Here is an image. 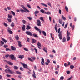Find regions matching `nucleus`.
I'll list each match as a JSON object with an SVG mask.
<instances>
[{"label": "nucleus", "instance_id": "f3484780", "mask_svg": "<svg viewBox=\"0 0 80 80\" xmlns=\"http://www.w3.org/2000/svg\"><path fill=\"white\" fill-rule=\"evenodd\" d=\"M22 28L23 31H25V25H23V26L22 27Z\"/></svg>", "mask_w": 80, "mask_h": 80}, {"label": "nucleus", "instance_id": "052dcab7", "mask_svg": "<svg viewBox=\"0 0 80 80\" xmlns=\"http://www.w3.org/2000/svg\"><path fill=\"white\" fill-rule=\"evenodd\" d=\"M55 30L56 31V33H57V32H58V29H57V27H55Z\"/></svg>", "mask_w": 80, "mask_h": 80}, {"label": "nucleus", "instance_id": "c85d7f7f", "mask_svg": "<svg viewBox=\"0 0 80 80\" xmlns=\"http://www.w3.org/2000/svg\"><path fill=\"white\" fill-rule=\"evenodd\" d=\"M18 68H19L16 66H14V69H15V70H17L18 69Z\"/></svg>", "mask_w": 80, "mask_h": 80}, {"label": "nucleus", "instance_id": "c756f323", "mask_svg": "<svg viewBox=\"0 0 80 80\" xmlns=\"http://www.w3.org/2000/svg\"><path fill=\"white\" fill-rule=\"evenodd\" d=\"M59 22L60 24H62L63 23V21L60 19H59Z\"/></svg>", "mask_w": 80, "mask_h": 80}, {"label": "nucleus", "instance_id": "39448f33", "mask_svg": "<svg viewBox=\"0 0 80 80\" xmlns=\"http://www.w3.org/2000/svg\"><path fill=\"white\" fill-rule=\"evenodd\" d=\"M26 34L28 35H29V36H32L33 34L32 33V32L30 31H26Z\"/></svg>", "mask_w": 80, "mask_h": 80}, {"label": "nucleus", "instance_id": "cd10ccee", "mask_svg": "<svg viewBox=\"0 0 80 80\" xmlns=\"http://www.w3.org/2000/svg\"><path fill=\"white\" fill-rule=\"evenodd\" d=\"M16 72L17 74H18V75H21V74H22V73H21V72H20L18 71H16Z\"/></svg>", "mask_w": 80, "mask_h": 80}, {"label": "nucleus", "instance_id": "6ab92c4d", "mask_svg": "<svg viewBox=\"0 0 80 80\" xmlns=\"http://www.w3.org/2000/svg\"><path fill=\"white\" fill-rule=\"evenodd\" d=\"M33 74H32V76L33 77H34V78H36V75H35V71H33Z\"/></svg>", "mask_w": 80, "mask_h": 80}, {"label": "nucleus", "instance_id": "6e6552de", "mask_svg": "<svg viewBox=\"0 0 80 80\" xmlns=\"http://www.w3.org/2000/svg\"><path fill=\"white\" fill-rule=\"evenodd\" d=\"M11 29L10 28H8V32L9 34H13V32L12 31L10 30Z\"/></svg>", "mask_w": 80, "mask_h": 80}, {"label": "nucleus", "instance_id": "ea45409f", "mask_svg": "<svg viewBox=\"0 0 80 80\" xmlns=\"http://www.w3.org/2000/svg\"><path fill=\"white\" fill-rule=\"evenodd\" d=\"M70 32H68V31L67 33V36H69V35H70Z\"/></svg>", "mask_w": 80, "mask_h": 80}, {"label": "nucleus", "instance_id": "de8ad7c7", "mask_svg": "<svg viewBox=\"0 0 80 80\" xmlns=\"http://www.w3.org/2000/svg\"><path fill=\"white\" fill-rule=\"evenodd\" d=\"M3 47L5 48H7V47H8V45L4 44L3 46Z\"/></svg>", "mask_w": 80, "mask_h": 80}, {"label": "nucleus", "instance_id": "79ce46f5", "mask_svg": "<svg viewBox=\"0 0 80 80\" xmlns=\"http://www.w3.org/2000/svg\"><path fill=\"white\" fill-rule=\"evenodd\" d=\"M45 14H47V15H50V12H44Z\"/></svg>", "mask_w": 80, "mask_h": 80}, {"label": "nucleus", "instance_id": "4468645a", "mask_svg": "<svg viewBox=\"0 0 80 80\" xmlns=\"http://www.w3.org/2000/svg\"><path fill=\"white\" fill-rule=\"evenodd\" d=\"M11 49L12 50H16V48H15V47H13V46H11Z\"/></svg>", "mask_w": 80, "mask_h": 80}, {"label": "nucleus", "instance_id": "8fccbe9b", "mask_svg": "<svg viewBox=\"0 0 80 80\" xmlns=\"http://www.w3.org/2000/svg\"><path fill=\"white\" fill-rule=\"evenodd\" d=\"M20 70L21 71H23V70H24L23 68H22V67H21L20 68Z\"/></svg>", "mask_w": 80, "mask_h": 80}, {"label": "nucleus", "instance_id": "5fc2aeb1", "mask_svg": "<svg viewBox=\"0 0 80 80\" xmlns=\"http://www.w3.org/2000/svg\"><path fill=\"white\" fill-rule=\"evenodd\" d=\"M5 67L6 68H8V69H9V68H10L7 65H6Z\"/></svg>", "mask_w": 80, "mask_h": 80}, {"label": "nucleus", "instance_id": "7ed1b4c3", "mask_svg": "<svg viewBox=\"0 0 80 80\" xmlns=\"http://www.w3.org/2000/svg\"><path fill=\"white\" fill-rule=\"evenodd\" d=\"M22 65L23 66L24 68H25L26 69H28V70H29V71H31V70H30V68H28L27 65L24 63L22 64Z\"/></svg>", "mask_w": 80, "mask_h": 80}, {"label": "nucleus", "instance_id": "473e14b6", "mask_svg": "<svg viewBox=\"0 0 80 80\" xmlns=\"http://www.w3.org/2000/svg\"><path fill=\"white\" fill-rule=\"evenodd\" d=\"M66 41V38L65 37L64 38L62 39V42L63 43H65Z\"/></svg>", "mask_w": 80, "mask_h": 80}, {"label": "nucleus", "instance_id": "393cba45", "mask_svg": "<svg viewBox=\"0 0 80 80\" xmlns=\"http://www.w3.org/2000/svg\"><path fill=\"white\" fill-rule=\"evenodd\" d=\"M67 40V41H69L70 40V37L68 36L66 37Z\"/></svg>", "mask_w": 80, "mask_h": 80}, {"label": "nucleus", "instance_id": "58836bf2", "mask_svg": "<svg viewBox=\"0 0 80 80\" xmlns=\"http://www.w3.org/2000/svg\"><path fill=\"white\" fill-rule=\"evenodd\" d=\"M7 20L8 21V22H10V23L12 22V20L8 18L7 19Z\"/></svg>", "mask_w": 80, "mask_h": 80}, {"label": "nucleus", "instance_id": "9d476101", "mask_svg": "<svg viewBox=\"0 0 80 80\" xmlns=\"http://www.w3.org/2000/svg\"><path fill=\"white\" fill-rule=\"evenodd\" d=\"M45 61H44V59L42 58L41 59V63L42 65H44V62Z\"/></svg>", "mask_w": 80, "mask_h": 80}, {"label": "nucleus", "instance_id": "5701e85b", "mask_svg": "<svg viewBox=\"0 0 80 80\" xmlns=\"http://www.w3.org/2000/svg\"><path fill=\"white\" fill-rule=\"evenodd\" d=\"M32 43H35V42H37V40L35 39H32Z\"/></svg>", "mask_w": 80, "mask_h": 80}, {"label": "nucleus", "instance_id": "dca6fc26", "mask_svg": "<svg viewBox=\"0 0 80 80\" xmlns=\"http://www.w3.org/2000/svg\"><path fill=\"white\" fill-rule=\"evenodd\" d=\"M26 30H30L31 27L29 25H27V28H26Z\"/></svg>", "mask_w": 80, "mask_h": 80}, {"label": "nucleus", "instance_id": "c9c22d12", "mask_svg": "<svg viewBox=\"0 0 80 80\" xmlns=\"http://www.w3.org/2000/svg\"><path fill=\"white\" fill-rule=\"evenodd\" d=\"M11 26L12 27H13L15 26V24H14V23L12 22L11 24Z\"/></svg>", "mask_w": 80, "mask_h": 80}, {"label": "nucleus", "instance_id": "4be33fe9", "mask_svg": "<svg viewBox=\"0 0 80 80\" xmlns=\"http://www.w3.org/2000/svg\"><path fill=\"white\" fill-rule=\"evenodd\" d=\"M8 18L10 19H11L12 18V16L11 15H10V14H8Z\"/></svg>", "mask_w": 80, "mask_h": 80}, {"label": "nucleus", "instance_id": "423d86ee", "mask_svg": "<svg viewBox=\"0 0 80 80\" xmlns=\"http://www.w3.org/2000/svg\"><path fill=\"white\" fill-rule=\"evenodd\" d=\"M58 37H59V38L60 40L62 39V31H61L59 33L58 35Z\"/></svg>", "mask_w": 80, "mask_h": 80}, {"label": "nucleus", "instance_id": "4d7b16f0", "mask_svg": "<svg viewBox=\"0 0 80 80\" xmlns=\"http://www.w3.org/2000/svg\"><path fill=\"white\" fill-rule=\"evenodd\" d=\"M9 57V54H7L6 55H5V57L6 58H8Z\"/></svg>", "mask_w": 80, "mask_h": 80}, {"label": "nucleus", "instance_id": "a18cd8bd", "mask_svg": "<svg viewBox=\"0 0 80 80\" xmlns=\"http://www.w3.org/2000/svg\"><path fill=\"white\" fill-rule=\"evenodd\" d=\"M39 19L41 20H42V21H44V20H43V18L42 17H40L39 18Z\"/></svg>", "mask_w": 80, "mask_h": 80}, {"label": "nucleus", "instance_id": "0e129e2a", "mask_svg": "<svg viewBox=\"0 0 80 80\" xmlns=\"http://www.w3.org/2000/svg\"><path fill=\"white\" fill-rule=\"evenodd\" d=\"M59 14H61V13H62V11H61V10L59 9Z\"/></svg>", "mask_w": 80, "mask_h": 80}, {"label": "nucleus", "instance_id": "a878e982", "mask_svg": "<svg viewBox=\"0 0 80 80\" xmlns=\"http://www.w3.org/2000/svg\"><path fill=\"white\" fill-rule=\"evenodd\" d=\"M15 38L17 40H19V37H18V35H16L15 37Z\"/></svg>", "mask_w": 80, "mask_h": 80}, {"label": "nucleus", "instance_id": "f8f14e48", "mask_svg": "<svg viewBox=\"0 0 80 80\" xmlns=\"http://www.w3.org/2000/svg\"><path fill=\"white\" fill-rule=\"evenodd\" d=\"M37 45L38 46V48H39V49H41V48H40V47H42V44H41L40 42H38Z\"/></svg>", "mask_w": 80, "mask_h": 80}, {"label": "nucleus", "instance_id": "7c9ffc66", "mask_svg": "<svg viewBox=\"0 0 80 80\" xmlns=\"http://www.w3.org/2000/svg\"><path fill=\"white\" fill-rule=\"evenodd\" d=\"M28 60H29V61H31V62H33V60H32L30 58L28 57Z\"/></svg>", "mask_w": 80, "mask_h": 80}, {"label": "nucleus", "instance_id": "864d4df0", "mask_svg": "<svg viewBox=\"0 0 80 80\" xmlns=\"http://www.w3.org/2000/svg\"><path fill=\"white\" fill-rule=\"evenodd\" d=\"M32 58V60H33V61H34V60H35L36 58H35V57H31Z\"/></svg>", "mask_w": 80, "mask_h": 80}, {"label": "nucleus", "instance_id": "20e7f679", "mask_svg": "<svg viewBox=\"0 0 80 80\" xmlns=\"http://www.w3.org/2000/svg\"><path fill=\"white\" fill-rule=\"evenodd\" d=\"M34 28L36 30H37V31H39V32L40 34H41V33H42V30H41L38 29V28H37V26H35L34 27Z\"/></svg>", "mask_w": 80, "mask_h": 80}, {"label": "nucleus", "instance_id": "3c124183", "mask_svg": "<svg viewBox=\"0 0 80 80\" xmlns=\"http://www.w3.org/2000/svg\"><path fill=\"white\" fill-rule=\"evenodd\" d=\"M60 80H63L64 79V77L63 76H61L60 78Z\"/></svg>", "mask_w": 80, "mask_h": 80}, {"label": "nucleus", "instance_id": "e433bc0d", "mask_svg": "<svg viewBox=\"0 0 80 80\" xmlns=\"http://www.w3.org/2000/svg\"><path fill=\"white\" fill-rule=\"evenodd\" d=\"M2 40L3 42H4L5 43H7V41L3 38H2Z\"/></svg>", "mask_w": 80, "mask_h": 80}, {"label": "nucleus", "instance_id": "2eb2a0df", "mask_svg": "<svg viewBox=\"0 0 80 80\" xmlns=\"http://www.w3.org/2000/svg\"><path fill=\"white\" fill-rule=\"evenodd\" d=\"M0 46H3L4 45V42L2 41H0Z\"/></svg>", "mask_w": 80, "mask_h": 80}, {"label": "nucleus", "instance_id": "f03ea898", "mask_svg": "<svg viewBox=\"0 0 80 80\" xmlns=\"http://www.w3.org/2000/svg\"><path fill=\"white\" fill-rule=\"evenodd\" d=\"M9 57H11V60H16V57H15V56H14L13 54H11L9 56Z\"/></svg>", "mask_w": 80, "mask_h": 80}, {"label": "nucleus", "instance_id": "a211bd4d", "mask_svg": "<svg viewBox=\"0 0 80 80\" xmlns=\"http://www.w3.org/2000/svg\"><path fill=\"white\" fill-rule=\"evenodd\" d=\"M32 36H33L34 37H35L36 38H38V36L37 35V34H32Z\"/></svg>", "mask_w": 80, "mask_h": 80}, {"label": "nucleus", "instance_id": "37998d69", "mask_svg": "<svg viewBox=\"0 0 80 80\" xmlns=\"http://www.w3.org/2000/svg\"><path fill=\"white\" fill-rule=\"evenodd\" d=\"M11 12L13 15H15V13L13 11H11Z\"/></svg>", "mask_w": 80, "mask_h": 80}, {"label": "nucleus", "instance_id": "a19ab883", "mask_svg": "<svg viewBox=\"0 0 80 80\" xmlns=\"http://www.w3.org/2000/svg\"><path fill=\"white\" fill-rule=\"evenodd\" d=\"M40 12L41 13H45V11L43 10V9H41L40 10Z\"/></svg>", "mask_w": 80, "mask_h": 80}, {"label": "nucleus", "instance_id": "680f3d73", "mask_svg": "<svg viewBox=\"0 0 80 80\" xmlns=\"http://www.w3.org/2000/svg\"><path fill=\"white\" fill-rule=\"evenodd\" d=\"M64 65L65 66V67H68V64H67V63H65L64 64Z\"/></svg>", "mask_w": 80, "mask_h": 80}, {"label": "nucleus", "instance_id": "4c0bfd02", "mask_svg": "<svg viewBox=\"0 0 80 80\" xmlns=\"http://www.w3.org/2000/svg\"><path fill=\"white\" fill-rule=\"evenodd\" d=\"M62 18L63 20H66V18L64 17L63 15H62Z\"/></svg>", "mask_w": 80, "mask_h": 80}, {"label": "nucleus", "instance_id": "f257e3e1", "mask_svg": "<svg viewBox=\"0 0 80 80\" xmlns=\"http://www.w3.org/2000/svg\"><path fill=\"white\" fill-rule=\"evenodd\" d=\"M21 7L23 8V9H21L20 10L21 12V13H23V12H25L26 13L27 12H30V11L28 10L23 5H21Z\"/></svg>", "mask_w": 80, "mask_h": 80}, {"label": "nucleus", "instance_id": "bf43d9fd", "mask_svg": "<svg viewBox=\"0 0 80 80\" xmlns=\"http://www.w3.org/2000/svg\"><path fill=\"white\" fill-rule=\"evenodd\" d=\"M72 30L74 29V28H75V25H73L72 26Z\"/></svg>", "mask_w": 80, "mask_h": 80}, {"label": "nucleus", "instance_id": "f704fd0d", "mask_svg": "<svg viewBox=\"0 0 80 80\" xmlns=\"http://www.w3.org/2000/svg\"><path fill=\"white\" fill-rule=\"evenodd\" d=\"M42 33L44 36H46L47 34H46V32H45L44 31H42Z\"/></svg>", "mask_w": 80, "mask_h": 80}, {"label": "nucleus", "instance_id": "2f4dec72", "mask_svg": "<svg viewBox=\"0 0 80 80\" xmlns=\"http://www.w3.org/2000/svg\"><path fill=\"white\" fill-rule=\"evenodd\" d=\"M65 9L67 12H68V7L66 6H65Z\"/></svg>", "mask_w": 80, "mask_h": 80}, {"label": "nucleus", "instance_id": "6e6d98bb", "mask_svg": "<svg viewBox=\"0 0 80 80\" xmlns=\"http://www.w3.org/2000/svg\"><path fill=\"white\" fill-rule=\"evenodd\" d=\"M67 26H68V24H66L64 27V28H67Z\"/></svg>", "mask_w": 80, "mask_h": 80}, {"label": "nucleus", "instance_id": "72a5a7b5", "mask_svg": "<svg viewBox=\"0 0 80 80\" xmlns=\"http://www.w3.org/2000/svg\"><path fill=\"white\" fill-rule=\"evenodd\" d=\"M70 68H71V69H73V68H74V66L71 65L70 66Z\"/></svg>", "mask_w": 80, "mask_h": 80}, {"label": "nucleus", "instance_id": "b1692460", "mask_svg": "<svg viewBox=\"0 0 80 80\" xmlns=\"http://www.w3.org/2000/svg\"><path fill=\"white\" fill-rule=\"evenodd\" d=\"M27 6L28 8H30V9H32V8H31V6L30 5V4L28 3Z\"/></svg>", "mask_w": 80, "mask_h": 80}, {"label": "nucleus", "instance_id": "774afa93", "mask_svg": "<svg viewBox=\"0 0 80 80\" xmlns=\"http://www.w3.org/2000/svg\"><path fill=\"white\" fill-rule=\"evenodd\" d=\"M27 41L28 42L30 43V38H27Z\"/></svg>", "mask_w": 80, "mask_h": 80}, {"label": "nucleus", "instance_id": "09e8293b", "mask_svg": "<svg viewBox=\"0 0 80 80\" xmlns=\"http://www.w3.org/2000/svg\"><path fill=\"white\" fill-rule=\"evenodd\" d=\"M9 69H5V72L6 73H8Z\"/></svg>", "mask_w": 80, "mask_h": 80}, {"label": "nucleus", "instance_id": "bb28decb", "mask_svg": "<svg viewBox=\"0 0 80 80\" xmlns=\"http://www.w3.org/2000/svg\"><path fill=\"white\" fill-rule=\"evenodd\" d=\"M41 5H42V6H44V7H47V5H46L45 4H44L43 3H41Z\"/></svg>", "mask_w": 80, "mask_h": 80}, {"label": "nucleus", "instance_id": "c03bdc74", "mask_svg": "<svg viewBox=\"0 0 80 80\" xmlns=\"http://www.w3.org/2000/svg\"><path fill=\"white\" fill-rule=\"evenodd\" d=\"M22 23H23V24H25L26 23V21H25V20H22Z\"/></svg>", "mask_w": 80, "mask_h": 80}, {"label": "nucleus", "instance_id": "338daca9", "mask_svg": "<svg viewBox=\"0 0 80 80\" xmlns=\"http://www.w3.org/2000/svg\"><path fill=\"white\" fill-rule=\"evenodd\" d=\"M49 57H51V58H53V55H49Z\"/></svg>", "mask_w": 80, "mask_h": 80}, {"label": "nucleus", "instance_id": "ddd939ff", "mask_svg": "<svg viewBox=\"0 0 80 80\" xmlns=\"http://www.w3.org/2000/svg\"><path fill=\"white\" fill-rule=\"evenodd\" d=\"M43 50L46 53H47L48 52V51H47V48H43Z\"/></svg>", "mask_w": 80, "mask_h": 80}, {"label": "nucleus", "instance_id": "1a4fd4ad", "mask_svg": "<svg viewBox=\"0 0 80 80\" xmlns=\"http://www.w3.org/2000/svg\"><path fill=\"white\" fill-rule=\"evenodd\" d=\"M7 63L8 65H13V63L12 62H11L10 61H7Z\"/></svg>", "mask_w": 80, "mask_h": 80}, {"label": "nucleus", "instance_id": "0eeeda50", "mask_svg": "<svg viewBox=\"0 0 80 80\" xmlns=\"http://www.w3.org/2000/svg\"><path fill=\"white\" fill-rule=\"evenodd\" d=\"M37 25L39 27H40L41 26V22H40V20H37Z\"/></svg>", "mask_w": 80, "mask_h": 80}, {"label": "nucleus", "instance_id": "9b49d317", "mask_svg": "<svg viewBox=\"0 0 80 80\" xmlns=\"http://www.w3.org/2000/svg\"><path fill=\"white\" fill-rule=\"evenodd\" d=\"M8 73L11 74H13V73H14V72H13V71H12V70L9 69Z\"/></svg>", "mask_w": 80, "mask_h": 80}, {"label": "nucleus", "instance_id": "aec40b11", "mask_svg": "<svg viewBox=\"0 0 80 80\" xmlns=\"http://www.w3.org/2000/svg\"><path fill=\"white\" fill-rule=\"evenodd\" d=\"M18 45L19 47H22V44H21V42L18 41Z\"/></svg>", "mask_w": 80, "mask_h": 80}, {"label": "nucleus", "instance_id": "49530a36", "mask_svg": "<svg viewBox=\"0 0 80 80\" xmlns=\"http://www.w3.org/2000/svg\"><path fill=\"white\" fill-rule=\"evenodd\" d=\"M39 13V11H35L34 14H37V13Z\"/></svg>", "mask_w": 80, "mask_h": 80}, {"label": "nucleus", "instance_id": "13d9d810", "mask_svg": "<svg viewBox=\"0 0 80 80\" xmlns=\"http://www.w3.org/2000/svg\"><path fill=\"white\" fill-rule=\"evenodd\" d=\"M27 18L28 19H29V20H32V18H31L28 17Z\"/></svg>", "mask_w": 80, "mask_h": 80}, {"label": "nucleus", "instance_id": "603ef678", "mask_svg": "<svg viewBox=\"0 0 80 80\" xmlns=\"http://www.w3.org/2000/svg\"><path fill=\"white\" fill-rule=\"evenodd\" d=\"M24 50H25V51H27V52H28V49L27 48H24Z\"/></svg>", "mask_w": 80, "mask_h": 80}, {"label": "nucleus", "instance_id": "69168bd1", "mask_svg": "<svg viewBox=\"0 0 80 80\" xmlns=\"http://www.w3.org/2000/svg\"><path fill=\"white\" fill-rule=\"evenodd\" d=\"M4 24L5 27H7L8 26V25H7V23H5V22L4 23Z\"/></svg>", "mask_w": 80, "mask_h": 80}, {"label": "nucleus", "instance_id": "412c9836", "mask_svg": "<svg viewBox=\"0 0 80 80\" xmlns=\"http://www.w3.org/2000/svg\"><path fill=\"white\" fill-rule=\"evenodd\" d=\"M24 58V56L23 55H20L19 56V58H21V59H22Z\"/></svg>", "mask_w": 80, "mask_h": 80}, {"label": "nucleus", "instance_id": "e2e57ef3", "mask_svg": "<svg viewBox=\"0 0 80 80\" xmlns=\"http://www.w3.org/2000/svg\"><path fill=\"white\" fill-rule=\"evenodd\" d=\"M70 72L69 71H67V74H68V75L70 74Z\"/></svg>", "mask_w": 80, "mask_h": 80}]
</instances>
